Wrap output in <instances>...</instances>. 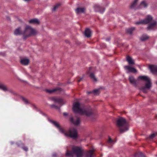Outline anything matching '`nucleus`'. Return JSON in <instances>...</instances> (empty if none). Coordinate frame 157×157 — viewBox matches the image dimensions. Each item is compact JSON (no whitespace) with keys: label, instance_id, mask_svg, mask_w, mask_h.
<instances>
[{"label":"nucleus","instance_id":"nucleus-32","mask_svg":"<svg viewBox=\"0 0 157 157\" xmlns=\"http://www.w3.org/2000/svg\"><path fill=\"white\" fill-rule=\"evenodd\" d=\"M156 136H157V132L152 133L149 136L148 139H152L154 138H155Z\"/></svg>","mask_w":157,"mask_h":157},{"label":"nucleus","instance_id":"nucleus-30","mask_svg":"<svg viewBox=\"0 0 157 157\" xmlns=\"http://www.w3.org/2000/svg\"><path fill=\"white\" fill-rule=\"evenodd\" d=\"M134 157H144L145 155L141 152H138L135 154Z\"/></svg>","mask_w":157,"mask_h":157},{"label":"nucleus","instance_id":"nucleus-16","mask_svg":"<svg viewBox=\"0 0 157 157\" xmlns=\"http://www.w3.org/2000/svg\"><path fill=\"white\" fill-rule=\"evenodd\" d=\"M115 141L112 140L110 137L109 138L107 142V146L109 148H111L115 144Z\"/></svg>","mask_w":157,"mask_h":157},{"label":"nucleus","instance_id":"nucleus-19","mask_svg":"<svg viewBox=\"0 0 157 157\" xmlns=\"http://www.w3.org/2000/svg\"><path fill=\"white\" fill-rule=\"evenodd\" d=\"M0 89L4 91H9L10 90L7 86L4 84L0 83Z\"/></svg>","mask_w":157,"mask_h":157},{"label":"nucleus","instance_id":"nucleus-18","mask_svg":"<svg viewBox=\"0 0 157 157\" xmlns=\"http://www.w3.org/2000/svg\"><path fill=\"white\" fill-rule=\"evenodd\" d=\"M129 80L130 83L134 86H137L136 81L132 76H130L129 78Z\"/></svg>","mask_w":157,"mask_h":157},{"label":"nucleus","instance_id":"nucleus-7","mask_svg":"<svg viewBox=\"0 0 157 157\" xmlns=\"http://www.w3.org/2000/svg\"><path fill=\"white\" fill-rule=\"evenodd\" d=\"M93 8L95 12H99L100 13H103L105 11L104 7L97 4H95L94 5Z\"/></svg>","mask_w":157,"mask_h":157},{"label":"nucleus","instance_id":"nucleus-24","mask_svg":"<svg viewBox=\"0 0 157 157\" xmlns=\"http://www.w3.org/2000/svg\"><path fill=\"white\" fill-rule=\"evenodd\" d=\"M29 22L30 23L38 24L40 23V21L37 19L34 18L30 20Z\"/></svg>","mask_w":157,"mask_h":157},{"label":"nucleus","instance_id":"nucleus-39","mask_svg":"<svg viewBox=\"0 0 157 157\" xmlns=\"http://www.w3.org/2000/svg\"><path fill=\"white\" fill-rule=\"evenodd\" d=\"M66 155L67 156H69V151L68 149L67 150V152L66 153Z\"/></svg>","mask_w":157,"mask_h":157},{"label":"nucleus","instance_id":"nucleus-11","mask_svg":"<svg viewBox=\"0 0 157 157\" xmlns=\"http://www.w3.org/2000/svg\"><path fill=\"white\" fill-rule=\"evenodd\" d=\"M45 90L46 92L51 94L55 92H60L62 89L60 87H57L52 89H46Z\"/></svg>","mask_w":157,"mask_h":157},{"label":"nucleus","instance_id":"nucleus-42","mask_svg":"<svg viewBox=\"0 0 157 157\" xmlns=\"http://www.w3.org/2000/svg\"><path fill=\"white\" fill-rule=\"evenodd\" d=\"M40 113L44 116H46V115L44 113H42L41 111H40Z\"/></svg>","mask_w":157,"mask_h":157},{"label":"nucleus","instance_id":"nucleus-6","mask_svg":"<svg viewBox=\"0 0 157 157\" xmlns=\"http://www.w3.org/2000/svg\"><path fill=\"white\" fill-rule=\"evenodd\" d=\"M48 121L52 124L55 127L58 128L59 131L61 133L64 134V136L67 137H69V133L65 132L64 130L60 126L59 123L53 120L48 119Z\"/></svg>","mask_w":157,"mask_h":157},{"label":"nucleus","instance_id":"nucleus-14","mask_svg":"<svg viewBox=\"0 0 157 157\" xmlns=\"http://www.w3.org/2000/svg\"><path fill=\"white\" fill-rule=\"evenodd\" d=\"M148 6V4L145 1H143L137 7V9H142L146 8Z\"/></svg>","mask_w":157,"mask_h":157},{"label":"nucleus","instance_id":"nucleus-13","mask_svg":"<svg viewBox=\"0 0 157 157\" xmlns=\"http://www.w3.org/2000/svg\"><path fill=\"white\" fill-rule=\"evenodd\" d=\"M124 68L128 71L127 73L130 72L136 73L137 72V70L136 69L128 66H124Z\"/></svg>","mask_w":157,"mask_h":157},{"label":"nucleus","instance_id":"nucleus-15","mask_svg":"<svg viewBox=\"0 0 157 157\" xmlns=\"http://www.w3.org/2000/svg\"><path fill=\"white\" fill-rule=\"evenodd\" d=\"M138 79L145 81L146 82V83H151L150 79L147 76H140L138 77Z\"/></svg>","mask_w":157,"mask_h":157},{"label":"nucleus","instance_id":"nucleus-41","mask_svg":"<svg viewBox=\"0 0 157 157\" xmlns=\"http://www.w3.org/2000/svg\"><path fill=\"white\" fill-rule=\"evenodd\" d=\"M63 115L65 116H66L68 115V113H63Z\"/></svg>","mask_w":157,"mask_h":157},{"label":"nucleus","instance_id":"nucleus-21","mask_svg":"<svg viewBox=\"0 0 157 157\" xmlns=\"http://www.w3.org/2000/svg\"><path fill=\"white\" fill-rule=\"evenodd\" d=\"M23 32L21 31V27H19L16 29L14 32V34L16 35H23Z\"/></svg>","mask_w":157,"mask_h":157},{"label":"nucleus","instance_id":"nucleus-28","mask_svg":"<svg viewBox=\"0 0 157 157\" xmlns=\"http://www.w3.org/2000/svg\"><path fill=\"white\" fill-rule=\"evenodd\" d=\"M126 60L129 64H134V62L131 57L129 56H127Z\"/></svg>","mask_w":157,"mask_h":157},{"label":"nucleus","instance_id":"nucleus-43","mask_svg":"<svg viewBox=\"0 0 157 157\" xmlns=\"http://www.w3.org/2000/svg\"><path fill=\"white\" fill-rule=\"evenodd\" d=\"M83 77H82L81 78H80L78 80V82H80V81H81L82 79H83Z\"/></svg>","mask_w":157,"mask_h":157},{"label":"nucleus","instance_id":"nucleus-37","mask_svg":"<svg viewBox=\"0 0 157 157\" xmlns=\"http://www.w3.org/2000/svg\"><path fill=\"white\" fill-rule=\"evenodd\" d=\"M23 149L25 151H27L28 150V148L26 147H22Z\"/></svg>","mask_w":157,"mask_h":157},{"label":"nucleus","instance_id":"nucleus-23","mask_svg":"<svg viewBox=\"0 0 157 157\" xmlns=\"http://www.w3.org/2000/svg\"><path fill=\"white\" fill-rule=\"evenodd\" d=\"M91 34V32L89 29H86L85 31L84 34L85 36L87 37H90Z\"/></svg>","mask_w":157,"mask_h":157},{"label":"nucleus","instance_id":"nucleus-33","mask_svg":"<svg viewBox=\"0 0 157 157\" xmlns=\"http://www.w3.org/2000/svg\"><path fill=\"white\" fill-rule=\"evenodd\" d=\"M90 77L93 79L94 81L95 82H97V78L95 77L93 73H91L90 75Z\"/></svg>","mask_w":157,"mask_h":157},{"label":"nucleus","instance_id":"nucleus-12","mask_svg":"<svg viewBox=\"0 0 157 157\" xmlns=\"http://www.w3.org/2000/svg\"><path fill=\"white\" fill-rule=\"evenodd\" d=\"M151 86V83H146L144 86L140 88L143 92L144 93L147 92V89H149Z\"/></svg>","mask_w":157,"mask_h":157},{"label":"nucleus","instance_id":"nucleus-1","mask_svg":"<svg viewBox=\"0 0 157 157\" xmlns=\"http://www.w3.org/2000/svg\"><path fill=\"white\" fill-rule=\"evenodd\" d=\"M73 110L76 113L85 115L87 116H89L92 114L90 108L82 107L78 102H76L73 105Z\"/></svg>","mask_w":157,"mask_h":157},{"label":"nucleus","instance_id":"nucleus-2","mask_svg":"<svg viewBox=\"0 0 157 157\" xmlns=\"http://www.w3.org/2000/svg\"><path fill=\"white\" fill-rule=\"evenodd\" d=\"M135 24L137 25L149 24L147 28V29L149 30H154L157 28V22L153 20L152 18L150 15H148L145 19L141 20L136 22Z\"/></svg>","mask_w":157,"mask_h":157},{"label":"nucleus","instance_id":"nucleus-20","mask_svg":"<svg viewBox=\"0 0 157 157\" xmlns=\"http://www.w3.org/2000/svg\"><path fill=\"white\" fill-rule=\"evenodd\" d=\"M86 154L87 157H92V156H95L94 151L92 150L87 151Z\"/></svg>","mask_w":157,"mask_h":157},{"label":"nucleus","instance_id":"nucleus-26","mask_svg":"<svg viewBox=\"0 0 157 157\" xmlns=\"http://www.w3.org/2000/svg\"><path fill=\"white\" fill-rule=\"evenodd\" d=\"M62 105H56V104L51 105H50V106L52 108H55L56 109L60 110V108Z\"/></svg>","mask_w":157,"mask_h":157},{"label":"nucleus","instance_id":"nucleus-22","mask_svg":"<svg viewBox=\"0 0 157 157\" xmlns=\"http://www.w3.org/2000/svg\"><path fill=\"white\" fill-rule=\"evenodd\" d=\"M29 59L23 58L20 61L21 63L24 65H27L29 63Z\"/></svg>","mask_w":157,"mask_h":157},{"label":"nucleus","instance_id":"nucleus-29","mask_svg":"<svg viewBox=\"0 0 157 157\" xmlns=\"http://www.w3.org/2000/svg\"><path fill=\"white\" fill-rule=\"evenodd\" d=\"M149 38V36L146 34L143 35L140 37V40L142 41H144L147 40Z\"/></svg>","mask_w":157,"mask_h":157},{"label":"nucleus","instance_id":"nucleus-25","mask_svg":"<svg viewBox=\"0 0 157 157\" xmlns=\"http://www.w3.org/2000/svg\"><path fill=\"white\" fill-rule=\"evenodd\" d=\"M85 9L84 8H78L76 10V12L77 14H80L85 12Z\"/></svg>","mask_w":157,"mask_h":157},{"label":"nucleus","instance_id":"nucleus-3","mask_svg":"<svg viewBox=\"0 0 157 157\" xmlns=\"http://www.w3.org/2000/svg\"><path fill=\"white\" fill-rule=\"evenodd\" d=\"M117 125L121 133H123L128 130V125L126 120L121 117L117 120Z\"/></svg>","mask_w":157,"mask_h":157},{"label":"nucleus","instance_id":"nucleus-31","mask_svg":"<svg viewBox=\"0 0 157 157\" xmlns=\"http://www.w3.org/2000/svg\"><path fill=\"white\" fill-rule=\"evenodd\" d=\"M135 30V28L134 27H132L126 30L127 33L129 34L132 35L133 31Z\"/></svg>","mask_w":157,"mask_h":157},{"label":"nucleus","instance_id":"nucleus-47","mask_svg":"<svg viewBox=\"0 0 157 157\" xmlns=\"http://www.w3.org/2000/svg\"><path fill=\"white\" fill-rule=\"evenodd\" d=\"M156 156H157V155H156Z\"/></svg>","mask_w":157,"mask_h":157},{"label":"nucleus","instance_id":"nucleus-8","mask_svg":"<svg viewBox=\"0 0 157 157\" xmlns=\"http://www.w3.org/2000/svg\"><path fill=\"white\" fill-rule=\"evenodd\" d=\"M78 134L77 130L73 128L69 130V137L76 140L78 138Z\"/></svg>","mask_w":157,"mask_h":157},{"label":"nucleus","instance_id":"nucleus-17","mask_svg":"<svg viewBox=\"0 0 157 157\" xmlns=\"http://www.w3.org/2000/svg\"><path fill=\"white\" fill-rule=\"evenodd\" d=\"M149 69L153 73L157 75V66L155 65H150L149 67Z\"/></svg>","mask_w":157,"mask_h":157},{"label":"nucleus","instance_id":"nucleus-4","mask_svg":"<svg viewBox=\"0 0 157 157\" xmlns=\"http://www.w3.org/2000/svg\"><path fill=\"white\" fill-rule=\"evenodd\" d=\"M85 153L84 150L82 147L73 146L71 151H69V156L72 154H75L76 155L77 157H81Z\"/></svg>","mask_w":157,"mask_h":157},{"label":"nucleus","instance_id":"nucleus-38","mask_svg":"<svg viewBox=\"0 0 157 157\" xmlns=\"http://www.w3.org/2000/svg\"><path fill=\"white\" fill-rule=\"evenodd\" d=\"M52 156L53 157H56L57 156V154L56 153H54L53 154Z\"/></svg>","mask_w":157,"mask_h":157},{"label":"nucleus","instance_id":"nucleus-10","mask_svg":"<svg viewBox=\"0 0 157 157\" xmlns=\"http://www.w3.org/2000/svg\"><path fill=\"white\" fill-rule=\"evenodd\" d=\"M70 121L75 126L78 125L80 123V119L79 117H76L74 118L71 117Z\"/></svg>","mask_w":157,"mask_h":157},{"label":"nucleus","instance_id":"nucleus-27","mask_svg":"<svg viewBox=\"0 0 157 157\" xmlns=\"http://www.w3.org/2000/svg\"><path fill=\"white\" fill-rule=\"evenodd\" d=\"M138 0H134L131 3L130 8L131 9H134L136 7Z\"/></svg>","mask_w":157,"mask_h":157},{"label":"nucleus","instance_id":"nucleus-46","mask_svg":"<svg viewBox=\"0 0 157 157\" xmlns=\"http://www.w3.org/2000/svg\"><path fill=\"white\" fill-rule=\"evenodd\" d=\"M11 144H13V142H11Z\"/></svg>","mask_w":157,"mask_h":157},{"label":"nucleus","instance_id":"nucleus-45","mask_svg":"<svg viewBox=\"0 0 157 157\" xmlns=\"http://www.w3.org/2000/svg\"><path fill=\"white\" fill-rule=\"evenodd\" d=\"M91 69H92V68H91V67H89V70H88V72H90V71L91 70Z\"/></svg>","mask_w":157,"mask_h":157},{"label":"nucleus","instance_id":"nucleus-35","mask_svg":"<svg viewBox=\"0 0 157 157\" xmlns=\"http://www.w3.org/2000/svg\"><path fill=\"white\" fill-rule=\"evenodd\" d=\"M99 89H96L94 90L93 91V93L94 95H98L99 93Z\"/></svg>","mask_w":157,"mask_h":157},{"label":"nucleus","instance_id":"nucleus-34","mask_svg":"<svg viewBox=\"0 0 157 157\" xmlns=\"http://www.w3.org/2000/svg\"><path fill=\"white\" fill-rule=\"evenodd\" d=\"M60 4H58L54 6V7L52 9V12L55 11L58 8Z\"/></svg>","mask_w":157,"mask_h":157},{"label":"nucleus","instance_id":"nucleus-40","mask_svg":"<svg viewBox=\"0 0 157 157\" xmlns=\"http://www.w3.org/2000/svg\"><path fill=\"white\" fill-rule=\"evenodd\" d=\"M86 93L88 94H90L91 93H93V91H87L86 92Z\"/></svg>","mask_w":157,"mask_h":157},{"label":"nucleus","instance_id":"nucleus-36","mask_svg":"<svg viewBox=\"0 0 157 157\" xmlns=\"http://www.w3.org/2000/svg\"><path fill=\"white\" fill-rule=\"evenodd\" d=\"M22 99L23 101H24V102L25 104H27L29 103V101L27 99L25 98L22 97Z\"/></svg>","mask_w":157,"mask_h":157},{"label":"nucleus","instance_id":"nucleus-5","mask_svg":"<svg viewBox=\"0 0 157 157\" xmlns=\"http://www.w3.org/2000/svg\"><path fill=\"white\" fill-rule=\"evenodd\" d=\"M36 33V30L30 26L27 25L23 32V39H25L27 37L35 35Z\"/></svg>","mask_w":157,"mask_h":157},{"label":"nucleus","instance_id":"nucleus-44","mask_svg":"<svg viewBox=\"0 0 157 157\" xmlns=\"http://www.w3.org/2000/svg\"><path fill=\"white\" fill-rule=\"evenodd\" d=\"M110 40V38H108L105 39V40L107 41H109Z\"/></svg>","mask_w":157,"mask_h":157},{"label":"nucleus","instance_id":"nucleus-9","mask_svg":"<svg viewBox=\"0 0 157 157\" xmlns=\"http://www.w3.org/2000/svg\"><path fill=\"white\" fill-rule=\"evenodd\" d=\"M50 99L55 103H57L58 104L62 105L63 104V99L60 98L52 97L50 98Z\"/></svg>","mask_w":157,"mask_h":157}]
</instances>
